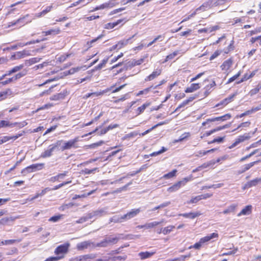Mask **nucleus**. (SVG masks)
I'll return each mask as SVG.
<instances>
[{
    "label": "nucleus",
    "mask_w": 261,
    "mask_h": 261,
    "mask_svg": "<svg viewBox=\"0 0 261 261\" xmlns=\"http://www.w3.org/2000/svg\"><path fill=\"white\" fill-rule=\"evenodd\" d=\"M140 212V208L132 209L123 215H115L110 218V222L122 223L136 216Z\"/></svg>",
    "instance_id": "obj_1"
},
{
    "label": "nucleus",
    "mask_w": 261,
    "mask_h": 261,
    "mask_svg": "<svg viewBox=\"0 0 261 261\" xmlns=\"http://www.w3.org/2000/svg\"><path fill=\"white\" fill-rule=\"evenodd\" d=\"M218 237V234L216 233H212L209 235H207L203 238H202L200 239L199 241L197 243H196L194 245L190 246L189 247V249L195 248L196 249H199L202 245V244L206 243L211 239L216 238Z\"/></svg>",
    "instance_id": "obj_2"
},
{
    "label": "nucleus",
    "mask_w": 261,
    "mask_h": 261,
    "mask_svg": "<svg viewBox=\"0 0 261 261\" xmlns=\"http://www.w3.org/2000/svg\"><path fill=\"white\" fill-rule=\"evenodd\" d=\"M44 163H37L32 164L21 171V173L25 174L28 173L35 172L42 169L44 167Z\"/></svg>",
    "instance_id": "obj_3"
},
{
    "label": "nucleus",
    "mask_w": 261,
    "mask_h": 261,
    "mask_svg": "<svg viewBox=\"0 0 261 261\" xmlns=\"http://www.w3.org/2000/svg\"><path fill=\"white\" fill-rule=\"evenodd\" d=\"M78 138H76L68 141L59 140L56 144L50 145L49 147H72L78 141Z\"/></svg>",
    "instance_id": "obj_4"
},
{
    "label": "nucleus",
    "mask_w": 261,
    "mask_h": 261,
    "mask_svg": "<svg viewBox=\"0 0 261 261\" xmlns=\"http://www.w3.org/2000/svg\"><path fill=\"white\" fill-rule=\"evenodd\" d=\"M107 208H103L101 209L97 210L95 211H93L91 213H89V218L90 219L94 218L95 219H97L98 218L101 217L104 215L107 214Z\"/></svg>",
    "instance_id": "obj_5"
},
{
    "label": "nucleus",
    "mask_w": 261,
    "mask_h": 261,
    "mask_svg": "<svg viewBox=\"0 0 261 261\" xmlns=\"http://www.w3.org/2000/svg\"><path fill=\"white\" fill-rule=\"evenodd\" d=\"M187 178H185L183 180L178 181L167 189V191L172 193L178 190L181 186H184L188 181Z\"/></svg>",
    "instance_id": "obj_6"
},
{
    "label": "nucleus",
    "mask_w": 261,
    "mask_h": 261,
    "mask_svg": "<svg viewBox=\"0 0 261 261\" xmlns=\"http://www.w3.org/2000/svg\"><path fill=\"white\" fill-rule=\"evenodd\" d=\"M69 246L70 244L69 243H65L60 245L56 248L55 253L57 255L66 253L68 252Z\"/></svg>",
    "instance_id": "obj_7"
},
{
    "label": "nucleus",
    "mask_w": 261,
    "mask_h": 261,
    "mask_svg": "<svg viewBox=\"0 0 261 261\" xmlns=\"http://www.w3.org/2000/svg\"><path fill=\"white\" fill-rule=\"evenodd\" d=\"M27 123L25 122H23L22 123H18L17 122H15L13 123H11L9 121L5 120H2L0 122V128L4 127L9 126L10 127H13L14 126H17L20 128L23 127L24 125H27Z\"/></svg>",
    "instance_id": "obj_8"
},
{
    "label": "nucleus",
    "mask_w": 261,
    "mask_h": 261,
    "mask_svg": "<svg viewBox=\"0 0 261 261\" xmlns=\"http://www.w3.org/2000/svg\"><path fill=\"white\" fill-rule=\"evenodd\" d=\"M223 159V158H222V160ZM221 159L218 158L216 160H212L210 161V162H207V163L203 164L202 166L198 167L195 170L193 171V172H195L196 171H199L201 168H205L207 167H211L213 168L214 166V165L216 163H218L221 161Z\"/></svg>",
    "instance_id": "obj_9"
},
{
    "label": "nucleus",
    "mask_w": 261,
    "mask_h": 261,
    "mask_svg": "<svg viewBox=\"0 0 261 261\" xmlns=\"http://www.w3.org/2000/svg\"><path fill=\"white\" fill-rule=\"evenodd\" d=\"M251 124V122L250 121H247L246 122H242L239 125H237L236 128H233L232 123L229 124V127H231V131L233 132L236 130L239 129L240 130H242L243 129H245L246 128L249 127Z\"/></svg>",
    "instance_id": "obj_10"
},
{
    "label": "nucleus",
    "mask_w": 261,
    "mask_h": 261,
    "mask_svg": "<svg viewBox=\"0 0 261 261\" xmlns=\"http://www.w3.org/2000/svg\"><path fill=\"white\" fill-rule=\"evenodd\" d=\"M32 18L30 15L27 14L22 17H20L16 20V22L20 25V27L24 25L25 24L31 22Z\"/></svg>",
    "instance_id": "obj_11"
},
{
    "label": "nucleus",
    "mask_w": 261,
    "mask_h": 261,
    "mask_svg": "<svg viewBox=\"0 0 261 261\" xmlns=\"http://www.w3.org/2000/svg\"><path fill=\"white\" fill-rule=\"evenodd\" d=\"M121 151V149H118L117 150L112 151L111 152L109 153H106V154H108L107 156V158L106 159V160H109L111 161L113 160V157L116 156L118 159H120L122 156L121 155H118V154Z\"/></svg>",
    "instance_id": "obj_12"
},
{
    "label": "nucleus",
    "mask_w": 261,
    "mask_h": 261,
    "mask_svg": "<svg viewBox=\"0 0 261 261\" xmlns=\"http://www.w3.org/2000/svg\"><path fill=\"white\" fill-rule=\"evenodd\" d=\"M91 244L93 245V243L90 241H84L78 243L76 245V248L79 250H83L85 249L88 248Z\"/></svg>",
    "instance_id": "obj_13"
},
{
    "label": "nucleus",
    "mask_w": 261,
    "mask_h": 261,
    "mask_svg": "<svg viewBox=\"0 0 261 261\" xmlns=\"http://www.w3.org/2000/svg\"><path fill=\"white\" fill-rule=\"evenodd\" d=\"M201 87L200 84L199 83H193L192 84L190 87L186 88L185 90L186 93H192L193 92L199 89H200Z\"/></svg>",
    "instance_id": "obj_14"
},
{
    "label": "nucleus",
    "mask_w": 261,
    "mask_h": 261,
    "mask_svg": "<svg viewBox=\"0 0 261 261\" xmlns=\"http://www.w3.org/2000/svg\"><path fill=\"white\" fill-rule=\"evenodd\" d=\"M50 190H51V189H50V188H46L43 190H42V191L40 193H36V194L34 196L28 198V200L29 201L34 200L37 199L39 196H42L44 195L47 192L50 191Z\"/></svg>",
    "instance_id": "obj_15"
},
{
    "label": "nucleus",
    "mask_w": 261,
    "mask_h": 261,
    "mask_svg": "<svg viewBox=\"0 0 261 261\" xmlns=\"http://www.w3.org/2000/svg\"><path fill=\"white\" fill-rule=\"evenodd\" d=\"M260 109H261V107H255V108H252L250 110H248L245 111V112L241 114L240 115H238L237 117L238 118H242V117H243L244 116L250 115V114H252V113H254L255 112L259 111Z\"/></svg>",
    "instance_id": "obj_16"
},
{
    "label": "nucleus",
    "mask_w": 261,
    "mask_h": 261,
    "mask_svg": "<svg viewBox=\"0 0 261 261\" xmlns=\"http://www.w3.org/2000/svg\"><path fill=\"white\" fill-rule=\"evenodd\" d=\"M180 216H182L186 218H190L191 219H194L196 217L199 216L201 215V213L200 212H195V213H184V214H179L178 215Z\"/></svg>",
    "instance_id": "obj_17"
},
{
    "label": "nucleus",
    "mask_w": 261,
    "mask_h": 261,
    "mask_svg": "<svg viewBox=\"0 0 261 261\" xmlns=\"http://www.w3.org/2000/svg\"><path fill=\"white\" fill-rule=\"evenodd\" d=\"M17 218H18V217L12 216L4 217L0 220V223L3 225H7L9 224V222H13Z\"/></svg>",
    "instance_id": "obj_18"
},
{
    "label": "nucleus",
    "mask_w": 261,
    "mask_h": 261,
    "mask_svg": "<svg viewBox=\"0 0 261 261\" xmlns=\"http://www.w3.org/2000/svg\"><path fill=\"white\" fill-rule=\"evenodd\" d=\"M226 118H228V114H226L224 115V116H221V117H217L213 118L211 119H207L206 121L203 122L202 123V125L204 126L206 125L207 122H214L216 121H223L224 120L226 119Z\"/></svg>",
    "instance_id": "obj_19"
},
{
    "label": "nucleus",
    "mask_w": 261,
    "mask_h": 261,
    "mask_svg": "<svg viewBox=\"0 0 261 261\" xmlns=\"http://www.w3.org/2000/svg\"><path fill=\"white\" fill-rule=\"evenodd\" d=\"M96 257L94 254H89L84 255H81L76 257L75 259L79 261L87 260L90 259H93Z\"/></svg>",
    "instance_id": "obj_20"
},
{
    "label": "nucleus",
    "mask_w": 261,
    "mask_h": 261,
    "mask_svg": "<svg viewBox=\"0 0 261 261\" xmlns=\"http://www.w3.org/2000/svg\"><path fill=\"white\" fill-rule=\"evenodd\" d=\"M60 32V30L59 28L50 29L46 31H43L42 34L44 36L47 35H55L58 34Z\"/></svg>",
    "instance_id": "obj_21"
},
{
    "label": "nucleus",
    "mask_w": 261,
    "mask_h": 261,
    "mask_svg": "<svg viewBox=\"0 0 261 261\" xmlns=\"http://www.w3.org/2000/svg\"><path fill=\"white\" fill-rule=\"evenodd\" d=\"M21 135H22V134H18V135L13 136L12 137L4 136L2 138H0V145L3 144V143L8 141L10 140H14L17 139L19 137L21 136Z\"/></svg>",
    "instance_id": "obj_22"
},
{
    "label": "nucleus",
    "mask_w": 261,
    "mask_h": 261,
    "mask_svg": "<svg viewBox=\"0 0 261 261\" xmlns=\"http://www.w3.org/2000/svg\"><path fill=\"white\" fill-rule=\"evenodd\" d=\"M161 73V70H156L154 71L151 74L147 76L145 79V81H150L153 80L154 79L160 75Z\"/></svg>",
    "instance_id": "obj_23"
},
{
    "label": "nucleus",
    "mask_w": 261,
    "mask_h": 261,
    "mask_svg": "<svg viewBox=\"0 0 261 261\" xmlns=\"http://www.w3.org/2000/svg\"><path fill=\"white\" fill-rule=\"evenodd\" d=\"M155 254V252H141L139 253V256L142 260L150 257L153 254Z\"/></svg>",
    "instance_id": "obj_24"
},
{
    "label": "nucleus",
    "mask_w": 261,
    "mask_h": 261,
    "mask_svg": "<svg viewBox=\"0 0 261 261\" xmlns=\"http://www.w3.org/2000/svg\"><path fill=\"white\" fill-rule=\"evenodd\" d=\"M212 3V2H210V1L204 3L200 7L197 8L196 9V11H199L200 10H201L203 11H205L211 8Z\"/></svg>",
    "instance_id": "obj_25"
},
{
    "label": "nucleus",
    "mask_w": 261,
    "mask_h": 261,
    "mask_svg": "<svg viewBox=\"0 0 261 261\" xmlns=\"http://www.w3.org/2000/svg\"><path fill=\"white\" fill-rule=\"evenodd\" d=\"M105 238L107 241L108 246L110 245L116 244L119 240V239L118 238H112L111 236L106 237Z\"/></svg>",
    "instance_id": "obj_26"
},
{
    "label": "nucleus",
    "mask_w": 261,
    "mask_h": 261,
    "mask_svg": "<svg viewBox=\"0 0 261 261\" xmlns=\"http://www.w3.org/2000/svg\"><path fill=\"white\" fill-rule=\"evenodd\" d=\"M249 138V137L247 136L242 135L240 136L238 138H237L234 142V143L232 144L231 147L235 146L236 145H238L240 143L243 142L245 141V140H247Z\"/></svg>",
    "instance_id": "obj_27"
},
{
    "label": "nucleus",
    "mask_w": 261,
    "mask_h": 261,
    "mask_svg": "<svg viewBox=\"0 0 261 261\" xmlns=\"http://www.w3.org/2000/svg\"><path fill=\"white\" fill-rule=\"evenodd\" d=\"M55 148H50L49 149L45 150L41 154L40 157L46 158L50 156Z\"/></svg>",
    "instance_id": "obj_28"
},
{
    "label": "nucleus",
    "mask_w": 261,
    "mask_h": 261,
    "mask_svg": "<svg viewBox=\"0 0 261 261\" xmlns=\"http://www.w3.org/2000/svg\"><path fill=\"white\" fill-rule=\"evenodd\" d=\"M167 150V148H162V149L161 150H160L159 151L153 152L148 155H145L144 158L147 159V158H148L149 156H156L158 155H159V154L166 151Z\"/></svg>",
    "instance_id": "obj_29"
},
{
    "label": "nucleus",
    "mask_w": 261,
    "mask_h": 261,
    "mask_svg": "<svg viewBox=\"0 0 261 261\" xmlns=\"http://www.w3.org/2000/svg\"><path fill=\"white\" fill-rule=\"evenodd\" d=\"M21 241V240L20 239H19V240L12 239V240H4V241H2L1 242V245H12V244H14L15 243H19Z\"/></svg>",
    "instance_id": "obj_30"
},
{
    "label": "nucleus",
    "mask_w": 261,
    "mask_h": 261,
    "mask_svg": "<svg viewBox=\"0 0 261 261\" xmlns=\"http://www.w3.org/2000/svg\"><path fill=\"white\" fill-rule=\"evenodd\" d=\"M65 95L64 93L61 92L56 94L50 97V99L51 100H58L60 99H64Z\"/></svg>",
    "instance_id": "obj_31"
},
{
    "label": "nucleus",
    "mask_w": 261,
    "mask_h": 261,
    "mask_svg": "<svg viewBox=\"0 0 261 261\" xmlns=\"http://www.w3.org/2000/svg\"><path fill=\"white\" fill-rule=\"evenodd\" d=\"M40 59H41V58H37V57L32 58L29 60H25L24 64L25 66H30V65H32L33 64L38 62Z\"/></svg>",
    "instance_id": "obj_32"
},
{
    "label": "nucleus",
    "mask_w": 261,
    "mask_h": 261,
    "mask_svg": "<svg viewBox=\"0 0 261 261\" xmlns=\"http://www.w3.org/2000/svg\"><path fill=\"white\" fill-rule=\"evenodd\" d=\"M122 21H123L122 19H119L116 22H112V23H111V22L108 23L107 24H106L105 28L107 29H112L114 28L115 27H116V25H117L118 24H119V23H120L121 22H122Z\"/></svg>",
    "instance_id": "obj_33"
},
{
    "label": "nucleus",
    "mask_w": 261,
    "mask_h": 261,
    "mask_svg": "<svg viewBox=\"0 0 261 261\" xmlns=\"http://www.w3.org/2000/svg\"><path fill=\"white\" fill-rule=\"evenodd\" d=\"M12 92L10 89H8L5 91L0 92V100L5 99L6 98L8 95H10Z\"/></svg>",
    "instance_id": "obj_34"
},
{
    "label": "nucleus",
    "mask_w": 261,
    "mask_h": 261,
    "mask_svg": "<svg viewBox=\"0 0 261 261\" xmlns=\"http://www.w3.org/2000/svg\"><path fill=\"white\" fill-rule=\"evenodd\" d=\"M216 150V148H212V149H210V150H208L207 151H205V150L201 151H201L198 152L197 153H196L195 154V156H198V157H201L208 153L213 152Z\"/></svg>",
    "instance_id": "obj_35"
},
{
    "label": "nucleus",
    "mask_w": 261,
    "mask_h": 261,
    "mask_svg": "<svg viewBox=\"0 0 261 261\" xmlns=\"http://www.w3.org/2000/svg\"><path fill=\"white\" fill-rule=\"evenodd\" d=\"M81 69V67L72 68L68 71H64L63 72L64 75L66 76L69 74H72L75 72L79 71Z\"/></svg>",
    "instance_id": "obj_36"
},
{
    "label": "nucleus",
    "mask_w": 261,
    "mask_h": 261,
    "mask_svg": "<svg viewBox=\"0 0 261 261\" xmlns=\"http://www.w3.org/2000/svg\"><path fill=\"white\" fill-rule=\"evenodd\" d=\"M93 246L95 247H107L108 246L105 238L100 242L96 244H93Z\"/></svg>",
    "instance_id": "obj_37"
},
{
    "label": "nucleus",
    "mask_w": 261,
    "mask_h": 261,
    "mask_svg": "<svg viewBox=\"0 0 261 261\" xmlns=\"http://www.w3.org/2000/svg\"><path fill=\"white\" fill-rule=\"evenodd\" d=\"M160 224H161V222H158V221H153L150 223H146L144 226H145V228L149 229Z\"/></svg>",
    "instance_id": "obj_38"
},
{
    "label": "nucleus",
    "mask_w": 261,
    "mask_h": 261,
    "mask_svg": "<svg viewBox=\"0 0 261 261\" xmlns=\"http://www.w3.org/2000/svg\"><path fill=\"white\" fill-rule=\"evenodd\" d=\"M179 54L178 50H176L174 51L173 53L169 54V55L166 56L165 61L163 63L167 62L169 60L173 59L176 56H177Z\"/></svg>",
    "instance_id": "obj_39"
},
{
    "label": "nucleus",
    "mask_w": 261,
    "mask_h": 261,
    "mask_svg": "<svg viewBox=\"0 0 261 261\" xmlns=\"http://www.w3.org/2000/svg\"><path fill=\"white\" fill-rule=\"evenodd\" d=\"M177 172V170L176 169L173 170L171 172H170L165 175H163L162 178L169 179L173 177L175 175L176 173Z\"/></svg>",
    "instance_id": "obj_40"
},
{
    "label": "nucleus",
    "mask_w": 261,
    "mask_h": 261,
    "mask_svg": "<svg viewBox=\"0 0 261 261\" xmlns=\"http://www.w3.org/2000/svg\"><path fill=\"white\" fill-rule=\"evenodd\" d=\"M109 58L104 59L101 63L99 64L97 66H95L94 70H97L101 69L108 62Z\"/></svg>",
    "instance_id": "obj_41"
},
{
    "label": "nucleus",
    "mask_w": 261,
    "mask_h": 261,
    "mask_svg": "<svg viewBox=\"0 0 261 261\" xmlns=\"http://www.w3.org/2000/svg\"><path fill=\"white\" fill-rule=\"evenodd\" d=\"M166 123L165 122H161L156 124V125H154L153 126H152L151 128L148 129L147 130H146L145 132H144V133H142L141 135L142 136H145V135L148 134L149 132H150L151 130L153 129L154 128L157 127L159 126L163 125V124H166Z\"/></svg>",
    "instance_id": "obj_42"
},
{
    "label": "nucleus",
    "mask_w": 261,
    "mask_h": 261,
    "mask_svg": "<svg viewBox=\"0 0 261 261\" xmlns=\"http://www.w3.org/2000/svg\"><path fill=\"white\" fill-rule=\"evenodd\" d=\"M223 185V184H214L210 186H204L202 187V189H211V188H214V189H217L221 187Z\"/></svg>",
    "instance_id": "obj_43"
},
{
    "label": "nucleus",
    "mask_w": 261,
    "mask_h": 261,
    "mask_svg": "<svg viewBox=\"0 0 261 261\" xmlns=\"http://www.w3.org/2000/svg\"><path fill=\"white\" fill-rule=\"evenodd\" d=\"M89 219H90V218H89V214L88 213L85 216L80 218L78 220L76 221V223L78 224L83 223Z\"/></svg>",
    "instance_id": "obj_44"
},
{
    "label": "nucleus",
    "mask_w": 261,
    "mask_h": 261,
    "mask_svg": "<svg viewBox=\"0 0 261 261\" xmlns=\"http://www.w3.org/2000/svg\"><path fill=\"white\" fill-rule=\"evenodd\" d=\"M174 228V226L170 225L166 227L163 228L162 230V233L164 234H167L169 233L173 229V228Z\"/></svg>",
    "instance_id": "obj_45"
},
{
    "label": "nucleus",
    "mask_w": 261,
    "mask_h": 261,
    "mask_svg": "<svg viewBox=\"0 0 261 261\" xmlns=\"http://www.w3.org/2000/svg\"><path fill=\"white\" fill-rule=\"evenodd\" d=\"M26 74V72H19L16 75H15L14 76L12 77L13 80L14 82H16L18 79H20L21 77H23Z\"/></svg>",
    "instance_id": "obj_46"
},
{
    "label": "nucleus",
    "mask_w": 261,
    "mask_h": 261,
    "mask_svg": "<svg viewBox=\"0 0 261 261\" xmlns=\"http://www.w3.org/2000/svg\"><path fill=\"white\" fill-rule=\"evenodd\" d=\"M98 170L97 168H94L92 169H89L88 168H85L83 170V172L85 173V174H93L95 173L96 171Z\"/></svg>",
    "instance_id": "obj_47"
},
{
    "label": "nucleus",
    "mask_w": 261,
    "mask_h": 261,
    "mask_svg": "<svg viewBox=\"0 0 261 261\" xmlns=\"http://www.w3.org/2000/svg\"><path fill=\"white\" fill-rule=\"evenodd\" d=\"M23 58V55H22V53L21 51H18L16 52L15 54L13 55H12L11 57V59L12 60H16V59H19Z\"/></svg>",
    "instance_id": "obj_48"
},
{
    "label": "nucleus",
    "mask_w": 261,
    "mask_h": 261,
    "mask_svg": "<svg viewBox=\"0 0 261 261\" xmlns=\"http://www.w3.org/2000/svg\"><path fill=\"white\" fill-rule=\"evenodd\" d=\"M125 257H122L121 256H114L110 257L108 259V261H121L122 260H125Z\"/></svg>",
    "instance_id": "obj_49"
},
{
    "label": "nucleus",
    "mask_w": 261,
    "mask_h": 261,
    "mask_svg": "<svg viewBox=\"0 0 261 261\" xmlns=\"http://www.w3.org/2000/svg\"><path fill=\"white\" fill-rule=\"evenodd\" d=\"M24 67V65L23 64H20L18 66H16L11 69V72L13 73L17 72V71L20 70Z\"/></svg>",
    "instance_id": "obj_50"
},
{
    "label": "nucleus",
    "mask_w": 261,
    "mask_h": 261,
    "mask_svg": "<svg viewBox=\"0 0 261 261\" xmlns=\"http://www.w3.org/2000/svg\"><path fill=\"white\" fill-rule=\"evenodd\" d=\"M153 88V86L147 88L143 90L140 91L137 94V96H140L142 94H146L148 93L150 90Z\"/></svg>",
    "instance_id": "obj_51"
},
{
    "label": "nucleus",
    "mask_w": 261,
    "mask_h": 261,
    "mask_svg": "<svg viewBox=\"0 0 261 261\" xmlns=\"http://www.w3.org/2000/svg\"><path fill=\"white\" fill-rule=\"evenodd\" d=\"M227 125H224L223 127H218L217 128L214 129L213 130H211L210 131L207 132L206 133V134L207 136H210L212 135L213 133L216 132V131L220 130L224 128H225L226 126Z\"/></svg>",
    "instance_id": "obj_52"
},
{
    "label": "nucleus",
    "mask_w": 261,
    "mask_h": 261,
    "mask_svg": "<svg viewBox=\"0 0 261 261\" xmlns=\"http://www.w3.org/2000/svg\"><path fill=\"white\" fill-rule=\"evenodd\" d=\"M71 181H65V182H63L58 185H57L56 186H55L53 189H51L52 190H57V189H59V188L63 187L64 186L67 185V184H68L69 183H70Z\"/></svg>",
    "instance_id": "obj_53"
},
{
    "label": "nucleus",
    "mask_w": 261,
    "mask_h": 261,
    "mask_svg": "<svg viewBox=\"0 0 261 261\" xmlns=\"http://www.w3.org/2000/svg\"><path fill=\"white\" fill-rule=\"evenodd\" d=\"M136 34L132 36L131 37H129V38L127 39H124L120 41L121 44L123 45V47L126 45L127 44L129 43V41L132 40V38H133Z\"/></svg>",
    "instance_id": "obj_54"
},
{
    "label": "nucleus",
    "mask_w": 261,
    "mask_h": 261,
    "mask_svg": "<svg viewBox=\"0 0 261 261\" xmlns=\"http://www.w3.org/2000/svg\"><path fill=\"white\" fill-rule=\"evenodd\" d=\"M200 200L201 199L200 196L198 195L194 198H192L188 202V203H196Z\"/></svg>",
    "instance_id": "obj_55"
},
{
    "label": "nucleus",
    "mask_w": 261,
    "mask_h": 261,
    "mask_svg": "<svg viewBox=\"0 0 261 261\" xmlns=\"http://www.w3.org/2000/svg\"><path fill=\"white\" fill-rule=\"evenodd\" d=\"M12 82H14L13 80L12 77L11 78H9L8 79H7V80H5L4 81L1 82L0 85H2V86L6 85L9 83H12Z\"/></svg>",
    "instance_id": "obj_56"
},
{
    "label": "nucleus",
    "mask_w": 261,
    "mask_h": 261,
    "mask_svg": "<svg viewBox=\"0 0 261 261\" xmlns=\"http://www.w3.org/2000/svg\"><path fill=\"white\" fill-rule=\"evenodd\" d=\"M61 217V215L54 216L49 219V221L56 222L59 221Z\"/></svg>",
    "instance_id": "obj_57"
},
{
    "label": "nucleus",
    "mask_w": 261,
    "mask_h": 261,
    "mask_svg": "<svg viewBox=\"0 0 261 261\" xmlns=\"http://www.w3.org/2000/svg\"><path fill=\"white\" fill-rule=\"evenodd\" d=\"M107 91V90H106V91L103 90L102 91H100V92H92V93H91V94H93V97H98V96L102 95V94L105 93Z\"/></svg>",
    "instance_id": "obj_58"
},
{
    "label": "nucleus",
    "mask_w": 261,
    "mask_h": 261,
    "mask_svg": "<svg viewBox=\"0 0 261 261\" xmlns=\"http://www.w3.org/2000/svg\"><path fill=\"white\" fill-rule=\"evenodd\" d=\"M63 256H56V257H50L47 258L45 261H58L60 259L62 258Z\"/></svg>",
    "instance_id": "obj_59"
},
{
    "label": "nucleus",
    "mask_w": 261,
    "mask_h": 261,
    "mask_svg": "<svg viewBox=\"0 0 261 261\" xmlns=\"http://www.w3.org/2000/svg\"><path fill=\"white\" fill-rule=\"evenodd\" d=\"M128 93L125 94L124 95L122 96L121 98H120L115 100L114 102L115 103H118V102H119L120 101H122L125 100V99L128 98Z\"/></svg>",
    "instance_id": "obj_60"
},
{
    "label": "nucleus",
    "mask_w": 261,
    "mask_h": 261,
    "mask_svg": "<svg viewBox=\"0 0 261 261\" xmlns=\"http://www.w3.org/2000/svg\"><path fill=\"white\" fill-rule=\"evenodd\" d=\"M260 88H261V86L259 87H257L252 89L250 92V95H253L256 94L259 91V90Z\"/></svg>",
    "instance_id": "obj_61"
},
{
    "label": "nucleus",
    "mask_w": 261,
    "mask_h": 261,
    "mask_svg": "<svg viewBox=\"0 0 261 261\" xmlns=\"http://www.w3.org/2000/svg\"><path fill=\"white\" fill-rule=\"evenodd\" d=\"M222 70H227L228 69V60L224 62L223 64L221 66Z\"/></svg>",
    "instance_id": "obj_62"
},
{
    "label": "nucleus",
    "mask_w": 261,
    "mask_h": 261,
    "mask_svg": "<svg viewBox=\"0 0 261 261\" xmlns=\"http://www.w3.org/2000/svg\"><path fill=\"white\" fill-rule=\"evenodd\" d=\"M212 195H213L212 194L206 193V194H204L200 195L199 196H200V199L201 200V199H207L208 198H210V197H211L212 196Z\"/></svg>",
    "instance_id": "obj_63"
},
{
    "label": "nucleus",
    "mask_w": 261,
    "mask_h": 261,
    "mask_svg": "<svg viewBox=\"0 0 261 261\" xmlns=\"http://www.w3.org/2000/svg\"><path fill=\"white\" fill-rule=\"evenodd\" d=\"M220 53H221V51H220L219 50L216 51L213 54H212L211 55V56L210 57V60H214V59H215L216 57H217L220 54Z\"/></svg>",
    "instance_id": "obj_64"
}]
</instances>
